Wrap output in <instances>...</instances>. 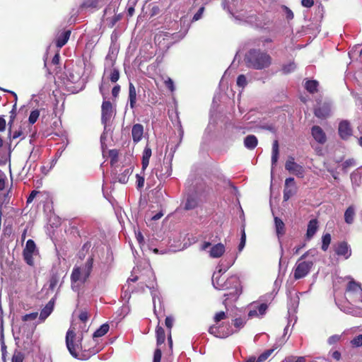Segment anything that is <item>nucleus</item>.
Returning a JSON list of instances; mask_svg holds the SVG:
<instances>
[{"label": "nucleus", "instance_id": "f257e3e1", "mask_svg": "<svg viewBox=\"0 0 362 362\" xmlns=\"http://www.w3.org/2000/svg\"><path fill=\"white\" fill-rule=\"evenodd\" d=\"M272 56L260 48L250 49L244 57L247 67L255 70L269 68L272 64Z\"/></svg>", "mask_w": 362, "mask_h": 362}, {"label": "nucleus", "instance_id": "f03ea898", "mask_svg": "<svg viewBox=\"0 0 362 362\" xmlns=\"http://www.w3.org/2000/svg\"><path fill=\"white\" fill-rule=\"evenodd\" d=\"M309 252L310 251H307L305 252L296 262L293 269V278L295 280L305 277L313 268L314 265L313 261L303 260L308 256Z\"/></svg>", "mask_w": 362, "mask_h": 362}, {"label": "nucleus", "instance_id": "7ed1b4c3", "mask_svg": "<svg viewBox=\"0 0 362 362\" xmlns=\"http://www.w3.org/2000/svg\"><path fill=\"white\" fill-rule=\"evenodd\" d=\"M152 174L156 175L159 180H164L168 178L172 173V168L170 162L159 160L155 164L151 171Z\"/></svg>", "mask_w": 362, "mask_h": 362}, {"label": "nucleus", "instance_id": "20e7f679", "mask_svg": "<svg viewBox=\"0 0 362 362\" xmlns=\"http://www.w3.org/2000/svg\"><path fill=\"white\" fill-rule=\"evenodd\" d=\"M35 252H37L35 243L32 239L28 240L23 250V256L25 262L30 266L34 264L33 255Z\"/></svg>", "mask_w": 362, "mask_h": 362}, {"label": "nucleus", "instance_id": "39448f33", "mask_svg": "<svg viewBox=\"0 0 362 362\" xmlns=\"http://www.w3.org/2000/svg\"><path fill=\"white\" fill-rule=\"evenodd\" d=\"M113 115V107L110 101L104 100L101 105V122L105 126L110 121Z\"/></svg>", "mask_w": 362, "mask_h": 362}, {"label": "nucleus", "instance_id": "423d86ee", "mask_svg": "<svg viewBox=\"0 0 362 362\" xmlns=\"http://www.w3.org/2000/svg\"><path fill=\"white\" fill-rule=\"evenodd\" d=\"M285 168L289 173H291L298 177H303L304 176V169L299 164L296 163L294 160V158L292 156H289L288 160L285 163Z\"/></svg>", "mask_w": 362, "mask_h": 362}, {"label": "nucleus", "instance_id": "0eeeda50", "mask_svg": "<svg viewBox=\"0 0 362 362\" xmlns=\"http://www.w3.org/2000/svg\"><path fill=\"white\" fill-rule=\"evenodd\" d=\"M76 337V333L73 329H69L66 334V344L70 354L78 358V345L74 344Z\"/></svg>", "mask_w": 362, "mask_h": 362}, {"label": "nucleus", "instance_id": "6e6552de", "mask_svg": "<svg viewBox=\"0 0 362 362\" xmlns=\"http://www.w3.org/2000/svg\"><path fill=\"white\" fill-rule=\"evenodd\" d=\"M226 330H224V326L220 325L218 327L212 325L209 328V332L217 337L226 338L233 333L229 324L226 325Z\"/></svg>", "mask_w": 362, "mask_h": 362}, {"label": "nucleus", "instance_id": "1a4fd4ad", "mask_svg": "<svg viewBox=\"0 0 362 362\" xmlns=\"http://www.w3.org/2000/svg\"><path fill=\"white\" fill-rule=\"evenodd\" d=\"M297 192V187L293 177L286 178L284 189V200H288Z\"/></svg>", "mask_w": 362, "mask_h": 362}, {"label": "nucleus", "instance_id": "9d476101", "mask_svg": "<svg viewBox=\"0 0 362 362\" xmlns=\"http://www.w3.org/2000/svg\"><path fill=\"white\" fill-rule=\"evenodd\" d=\"M338 132L342 139H348L352 135V129L349 122L347 120L341 121L339 124Z\"/></svg>", "mask_w": 362, "mask_h": 362}, {"label": "nucleus", "instance_id": "9b49d317", "mask_svg": "<svg viewBox=\"0 0 362 362\" xmlns=\"http://www.w3.org/2000/svg\"><path fill=\"white\" fill-rule=\"evenodd\" d=\"M311 134L314 139L319 144H323L327 141V136L323 129L317 125L311 128Z\"/></svg>", "mask_w": 362, "mask_h": 362}, {"label": "nucleus", "instance_id": "f8f14e48", "mask_svg": "<svg viewBox=\"0 0 362 362\" xmlns=\"http://www.w3.org/2000/svg\"><path fill=\"white\" fill-rule=\"evenodd\" d=\"M90 344H93V346H90L88 344H81V349L82 351V358L87 359L91 356L96 354L98 352V349L95 347V341L93 339L90 340Z\"/></svg>", "mask_w": 362, "mask_h": 362}, {"label": "nucleus", "instance_id": "ddd939ff", "mask_svg": "<svg viewBox=\"0 0 362 362\" xmlns=\"http://www.w3.org/2000/svg\"><path fill=\"white\" fill-rule=\"evenodd\" d=\"M335 252L339 256H344L346 259L351 255V249L346 242L342 241L337 244L335 248Z\"/></svg>", "mask_w": 362, "mask_h": 362}, {"label": "nucleus", "instance_id": "4468645a", "mask_svg": "<svg viewBox=\"0 0 362 362\" xmlns=\"http://www.w3.org/2000/svg\"><path fill=\"white\" fill-rule=\"evenodd\" d=\"M330 112L329 105L324 103L315 109L314 114L320 119H325L329 116Z\"/></svg>", "mask_w": 362, "mask_h": 362}, {"label": "nucleus", "instance_id": "2eb2a0df", "mask_svg": "<svg viewBox=\"0 0 362 362\" xmlns=\"http://www.w3.org/2000/svg\"><path fill=\"white\" fill-rule=\"evenodd\" d=\"M71 30H63L61 33H59L56 37V46L58 47V48H62L63 46H64L69 37H70V35H71Z\"/></svg>", "mask_w": 362, "mask_h": 362}, {"label": "nucleus", "instance_id": "dca6fc26", "mask_svg": "<svg viewBox=\"0 0 362 362\" xmlns=\"http://www.w3.org/2000/svg\"><path fill=\"white\" fill-rule=\"evenodd\" d=\"M144 134V127L141 124H135L132 129V139L134 143L140 141Z\"/></svg>", "mask_w": 362, "mask_h": 362}, {"label": "nucleus", "instance_id": "f3484780", "mask_svg": "<svg viewBox=\"0 0 362 362\" xmlns=\"http://www.w3.org/2000/svg\"><path fill=\"white\" fill-rule=\"evenodd\" d=\"M136 95L137 93L134 85L132 82H129L128 101L132 110H134L136 107Z\"/></svg>", "mask_w": 362, "mask_h": 362}, {"label": "nucleus", "instance_id": "a211bd4d", "mask_svg": "<svg viewBox=\"0 0 362 362\" xmlns=\"http://www.w3.org/2000/svg\"><path fill=\"white\" fill-rule=\"evenodd\" d=\"M93 257H90L86 260L85 265L82 269L83 272V283H85L87 279L89 278L90 273L93 269Z\"/></svg>", "mask_w": 362, "mask_h": 362}, {"label": "nucleus", "instance_id": "6ab92c4d", "mask_svg": "<svg viewBox=\"0 0 362 362\" xmlns=\"http://www.w3.org/2000/svg\"><path fill=\"white\" fill-rule=\"evenodd\" d=\"M346 291L347 293L360 296L362 293L361 284L356 282L354 279L351 280L347 284Z\"/></svg>", "mask_w": 362, "mask_h": 362}, {"label": "nucleus", "instance_id": "aec40b11", "mask_svg": "<svg viewBox=\"0 0 362 362\" xmlns=\"http://www.w3.org/2000/svg\"><path fill=\"white\" fill-rule=\"evenodd\" d=\"M54 305V299L52 298L45 305L44 308L42 309L40 318L42 320H45L53 311Z\"/></svg>", "mask_w": 362, "mask_h": 362}, {"label": "nucleus", "instance_id": "412c9836", "mask_svg": "<svg viewBox=\"0 0 362 362\" xmlns=\"http://www.w3.org/2000/svg\"><path fill=\"white\" fill-rule=\"evenodd\" d=\"M151 154H152L151 148L148 145H146L143 151L142 160H141V165H142L141 169L143 171H144L147 168V167L149 164V160L151 156Z\"/></svg>", "mask_w": 362, "mask_h": 362}, {"label": "nucleus", "instance_id": "4be33fe9", "mask_svg": "<svg viewBox=\"0 0 362 362\" xmlns=\"http://www.w3.org/2000/svg\"><path fill=\"white\" fill-rule=\"evenodd\" d=\"M225 252V246L222 243L214 245L210 250V256L213 258H218Z\"/></svg>", "mask_w": 362, "mask_h": 362}, {"label": "nucleus", "instance_id": "5701e85b", "mask_svg": "<svg viewBox=\"0 0 362 362\" xmlns=\"http://www.w3.org/2000/svg\"><path fill=\"white\" fill-rule=\"evenodd\" d=\"M318 228V222L317 219H312L308 222V228L306 232V237L308 239L312 238L315 234Z\"/></svg>", "mask_w": 362, "mask_h": 362}, {"label": "nucleus", "instance_id": "b1692460", "mask_svg": "<svg viewBox=\"0 0 362 362\" xmlns=\"http://www.w3.org/2000/svg\"><path fill=\"white\" fill-rule=\"evenodd\" d=\"M156 344L160 346L165 341V333L164 329L158 324L156 328Z\"/></svg>", "mask_w": 362, "mask_h": 362}, {"label": "nucleus", "instance_id": "393cba45", "mask_svg": "<svg viewBox=\"0 0 362 362\" xmlns=\"http://www.w3.org/2000/svg\"><path fill=\"white\" fill-rule=\"evenodd\" d=\"M257 144L258 139L255 135H248L244 139V146L247 149L252 150L256 148Z\"/></svg>", "mask_w": 362, "mask_h": 362}, {"label": "nucleus", "instance_id": "a878e982", "mask_svg": "<svg viewBox=\"0 0 362 362\" xmlns=\"http://www.w3.org/2000/svg\"><path fill=\"white\" fill-rule=\"evenodd\" d=\"M274 223L277 236L280 238L283 236L286 233L285 224L283 222V221L279 217L274 218Z\"/></svg>", "mask_w": 362, "mask_h": 362}, {"label": "nucleus", "instance_id": "bb28decb", "mask_svg": "<svg viewBox=\"0 0 362 362\" xmlns=\"http://www.w3.org/2000/svg\"><path fill=\"white\" fill-rule=\"evenodd\" d=\"M71 281L72 284L79 281H81L83 283V272L81 271V267H77L73 269L71 275Z\"/></svg>", "mask_w": 362, "mask_h": 362}, {"label": "nucleus", "instance_id": "cd10ccee", "mask_svg": "<svg viewBox=\"0 0 362 362\" xmlns=\"http://www.w3.org/2000/svg\"><path fill=\"white\" fill-rule=\"evenodd\" d=\"M319 83L316 80H308L305 83V88L310 93L314 94L318 91Z\"/></svg>", "mask_w": 362, "mask_h": 362}, {"label": "nucleus", "instance_id": "c85d7f7f", "mask_svg": "<svg viewBox=\"0 0 362 362\" xmlns=\"http://www.w3.org/2000/svg\"><path fill=\"white\" fill-rule=\"evenodd\" d=\"M279 141L277 140H274L272 144V165H276L279 159Z\"/></svg>", "mask_w": 362, "mask_h": 362}, {"label": "nucleus", "instance_id": "c756f323", "mask_svg": "<svg viewBox=\"0 0 362 362\" xmlns=\"http://www.w3.org/2000/svg\"><path fill=\"white\" fill-rule=\"evenodd\" d=\"M133 170L132 168H126L122 173H119L117 177L120 183L125 184L128 182L129 177L132 175Z\"/></svg>", "mask_w": 362, "mask_h": 362}, {"label": "nucleus", "instance_id": "7c9ffc66", "mask_svg": "<svg viewBox=\"0 0 362 362\" xmlns=\"http://www.w3.org/2000/svg\"><path fill=\"white\" fill-rule=\"evenodd\" d=\"M355 216V209L353 206H349L344 212V221L348 224L354 222Z\"/></svg>", "mask_w": 362, "mask_h": 362}, {"label": "nucleus", "instance_id": "2f4dec72", "mask_svg": "<svg viewBox=\"0 0 362 362\" xmlns=\"http://www.w3.org/2000/svg\"><path fill=\"white\" fill-rule=\"evenodd\" d=\"M110 326L108 324L105 323L102 325L93 334V338L101 337L107 333Z\"/></svg>", "mask_w": 362, "mask_h": 362}, {"label": "nucleus", "instance_id": "473e14b6", "mask_svg": "<svg viewBox=\"0 0 362 362\" xmlns=\"http://www.w3.org/2000/svg\"><path fill=\"white\" fill-rule=\"evenodd\" d=\"M331 235L329 233H326V234H324L322 237V246H321V249L323 250V251H327L329 246V244L331 243Z\"/></svg>", "mask_w": 362, "mask_h": 362}, {"label": "nucleus", "instance_id": "72a5a7b5", "mask_svg": "<svg viewBox=\"0 0 362 362\" xmlns=\"http://www.w3.org/2000/svg\"><path fill=\"white\" fill-rule=\"evenodd\" d=\"M356 160L354 158H349L346 160L342 164H341V169L344 173H347L348 170L350 168L354 167L356 165Z\"/></svg>", "mask_w": 362, "mask_h": 362}, {"label": "nucleus", "instance_id": "f704fd0d", "mask_svg": "<svg viewBox=\"0 0 362 362\" xmlns=\"http://www.w3.org/2000/svg\"><path fill=\"white\" fill-rule=\"evenodd\" d=\"M59 279V277L57 273H53L51 275L49 281V288L50 290L53 291L56 288L57 285L58 284Z\"/></svg>", "mask_w": 362, "mask_h": 362}, {"label": "nucleus", "instance_id": "c9c22d12", "mask_svg": "<svg viewBox=\"0 0 362 362\" xmlns=\"http://www.w3.org/2000/svg\"><path fill=\"white\" fill-rule=\"evenodd\" d=\"M197 206V200L194 198L190 197L187 199L184 208L185 210H191V209H194V208H196Z\"/></svg>", "mask_w": 362, "mask_h": 362}, {"label": "nucleus", "instance_id": "e433bc0d", "mask_svg": "<svg viewBox=\"0 0 362 362\" xmlns=\"http://www.w3.org/2000/svg\"><path fill=\"white\" fill-rule=\"evenodd\" d=\"M24 359V354L21 351L15 350L12 356L11 362H23Z\"/></svg>", "mask_w": 362, "mask_h": 362}, {"label": "nucleus", "instance_id": "4c0bfd02", "mask_svg": "<svg viewBox=\"0 0 362 362\" xmlns=\"http://www.w3.org/2000/svg\"><path fill=\"white\" fill-rule=\"evenodd\" d=\"M296 68V64L293 62H292L287 64H284L282 66L281 71L284 74H290V73L294 71Z\"/></svg>", "mask_w": 362, "mask_h": 362}, {"label": "nucleus", "instance_id": "58836bf2", "mask_svg": "<svg viewBox=\"0 0 362 362\" xmlns=\"http://www.w3.org/2000/svg\"><path fill=\"white\" fill-rule=\"evenodd\" d=\"M119 153L117 149H111L109 151V157L110 159V165H114L118 161Z\"/></svg>", "mask_w": 362, "mask_h": 362}, {"label": "nucleus", "instance_id": "ea45409f", "mask_svg": "<svg viewBox=\"0 0 362 362\" xmlns=\"http://www.w3.org/2000/svg\"><path fill=\"white\" fill-rule=\"evenodd\" d=\"M39 116H40V110H33L30 112L29 118H28L29 124L31 125L35 124L37 122V119L39 118Z\"/></svg>", "mask_w": 362, "mask_h": 362}, {"label": "nucleus", "instance_id": "a19ab883", "mask_svg": "<svg viewBox=\"0 0 362 362\" xmlns=\"http://www.w3.org/2000/svg\"><path fill=\"white\" fill-rule=\"evenodd\" d=\"M274 349H267L257 358V362H264L273 353Z\"/></svg>", "mask_w": 362, "mask_h": 362}, {"label": "nucleus", "instance_id": "79ce46f5", "mask_svg": "<svg viewBox=\"0 0 362 362\" xmlns=\"http://www.w3.org/2000/svg\"><path fill=\"white\" fill-rule=\"evenodd\" d=\"M274 349H267L257 358V362H264L273 353Z\"/></svg>", "mask_w": 362, "mask_h": 362}, {"label": "nucleus", "instance_id": "37998d69", "mask_svg": "<svg viewBox=\"0 0 362 362\" xmlns=\"http://www.w3.org/2000/svg\"><path fill=\"white\" fill-rule=\"evenodd\" d=\"M98 4V0H86L83 1L81 6L83 8H95Z\"/></svg>", "mask_w": 362, "mask_h": 362}, {"label": "nucleus", "instance_id": "c03bdc74", "mask_svg": "<svg viewBox=\"0 0 362 362\" xmlns=\"http://www.w3.org/2000/svg\"><path fill=\"white\" fill-rule=\"evenodd\" d=\"M245 241H246V234H245V228L243 226V229L241 230L240 242L239 245H238V250L240 252L242 251V250L244 248V247L245 245Z\"/></svg>", "mask_w": 362, "mask_h": 362}, {"label": "nucleus", "instance_id": "a18cd8bd", "mask_svg": "<svg viewBox=\"0 0 362 362\" xmlns=\"http://www.w3.org/2000/svg\"><path fill=\"white\" fill-rule=\"evenodd\" d=\"M119 78V72L117 69H113L110 75V80L112 83H116Z\"/></svg>", "mask_w": 362, "mask_h": 362}, {"label": "nucleus", "instance_id": "49530a36", "mask_svg": "<svg viewBox=\"0 0 362 362\" xmlns=\"http://www.w3.org/2000/svg\"><path fill=\"white\" fill-rule=\"evenodd\" d=\"M246 323V320L241 318V317H238V318H235L234 320H233V325L234 326L240 329L241 328H243L244 327V325H245Z\"/></svg>", "mask_w": 362, "mask_h": 362}, {"label": "nucleus", "instance_id": "de8ad7c7", "mask_svg": "<svg viewBox=\"0 0 362 362\" xmlns=\"http://www.w3.org/2000/svg\"><path fill=\"white\" fill-rule=\"evenodd\" d=\"M341 339V334H334L331 337H329L327 339V343L329 345H333L339 342Z\"/></svg>", "mask_w": 362, "mask_h": 362}, {"label": "nucleus", "instance_id": "09e8293b", "mask_svg": "<svg viewBox=\"0 0 362 362\" xmlns=\"http://www.w3.org/2000/svg\"><path fill=\"white\" fill-rule=\"evenodd\" d=\"M247 79L245 75L240 74L238 76L237 78V85L239 87L244 88L247 85Z\"/></svg>", "mask_w": 362, "mask_h": 362}, {"label": "nucleus", "instance_id": "8fccbe9b", "mask_svg": "<svg viewBox=\"0 0 362 362\" xmlns=\"http://www.w3.org/2000/svg\"><path fill=\"white\" fill-rule=\"evenodd\" d=\"M226 318H227V315L226 314V313L223 311H221V312L217 313L215 315V316L214 317V320L216 323H218L220 321L225 320Z\"/></svg>", "mask_w": 362, "mask_h": 362}, {"label": "nucleus", "instance_id": "3c124183", "mask_svg": "<svg viewBox=\"0 0 362 362\" xmlns=\"http://www.w3.org/2000/svg\"><path fill=\"white\" fill-rule=\"evenodd\" d=\"M351 344L353 346L358 347L362 346V334H359L358 336L354 337L351 341Z\"/></svg>", "mask_w": 362, "mask_h": 362}, {"label": "nucleus", "instance_id": "603ef678", "mask_svg": "<svg viewBox=\"0 0 362 362\" xmlns=\"http://www.w3.org/2000/svg\"><path fill=\"white\" fill-rule=\"evenodd\" d=\"M204 10H205L204 6H201L199 8L198 11L194 15V16H193V18L192 19V21L194 22V21H197L199 19H201L202 17V15L204 13Z\"/></svg>", "mask_w": 362, "mask_h": 362}, {"label": "nucleus", "instance_id": "864d4df0", "mask_svg": "<svg viewBox=\"0 0 362 362\" xmlns=\"http://www.w3.org/2000/svg\"><path fill=\"white\" fill-rule=\"evenodd\" d=\"M174 319L171 316H168L165 320V325L168 330V333L171 332L173 326Z\"/></svg>", "mask_w": 362, "mask_h": 362}, {"label": "nucleus", "instance_id": "5fc2aeb1", "mask_svg": "<svg viewBox=\"0 0 362 362\" xmlns=\"http://www.w3.org/2000/svg\"><path fill=\"white\" fill-rule=\"evenodd\" d=\"M37 315L38 313L37 312L31 313L23 315L22 320L24 322L34 320L37 318Z\"/></svg>", "mask_w": 362, "mask_h": 362}, {"label": "nucleus", "instance_id": "6e6d98bb", "mask_svg": "<svg viewBox=\"0 0 362 362\" xmlns=\"http://www.w3.org/2000/svg\"><path fill=\"white\" fill-rule=\"evenodd\" d=\"M161 356H162L161 349L157 348L154 351L153 362H160Z\"/></svg>", "mask_w": 362, "mask_h": 362}, {"label": "nucleus", "instance_id": "4d7b16f0", "mask_svg": "<svg viewBox=\"0 0 362 362\" xmlns=\"http://www.w3.org/2000/svg\"><path fill=\"white\" fill-rule=\"evenodd\" d=\"M89 317L90 315L86 310H81L78 315L79 320L83 322H86L89 319Z\"/></svg>", "mask_w": 362, "mask_h": 362}, {"label": "nucleus", "instance_id": "13d9d810", "mask_svg": "<svg viewBox=\"0 0 362 362\" xmlns=\"http://www.w3.org/2000/svg\"><path fill=\"white\" fill-rule=\"evenodd\" d=\"M267 305L266 303H262L259 305L257 306V313L260 315H263L265 314L267 310Z\"/></svg>", "mask_w": 362, "mask_h": 362}, {"label": "nucleus", "instance_id": "bf43d9fd", "mask_svg": "<svg viewBox=\"0 0 362 362\" xmlns=\"http://www.w3.org/2000/svg\"><path fill=\"white\" fill-rule=\"evenodd\" d=\"M174 34H170L168 32H162L159 34H157L155 37V40L156 41L157 40H159L160 38H163V40L165 39H168V37H170V36H173L174 35Z\"/></svg>", "mask_w": 362, "mask_h": 362}, {"label": "nucleus", "instance_id": "052dcab7", "mask_svg": "<svg viewBox=\"0 0 362 362\" xmlns=\"http://www.w3.org/2000/svg\"><path fill=\"white\" fill-rule=\"evenodd\" d=\"M282 8L285 11L286 17L288 20H291L293 18V17H294L293 13L289 8H288L286 6H283Z\"/></svg>", "mask_w": 362, "mask_h": 362}, {"label": "nucleus", "instance_id": "680f3d73", "mask_svg": "<svg viewBox=\"0 0 362 362\" xmlns=\"http://www.w3.org/2000/svg\"><path fill=\"white\" fill-rule=\"evenodd\" d=\"M165 85L171 92L174 91V83L170 78H168V79L165 81Z\"/></svg>", "mask_w": 362, "mask_h": 362}, {"label": "nucleus", "instance_id": "e2e57ef3", "mask_svg": "<svg viewBox=\"0 0 362 362\" xmlns=\"http://www.w3.org/2000/svg\"><path fill=\"white\" fill-rule=\"evenodd\" d=\"M16 105H13V110L10 112V120L8 122V125H9V130L11 131V124L14 121V119L16 117Z\"/></svg>", "mask_w": 362, "mask_h": 362}, {"label": "nucleus", "instance_id": "0e129e2a", "mask_svg": "<svg viewBox=\"0 0 362 362\" xmlns=\"http://www.w3.org/2000/svg\"><path fill=\"white\" fill-rule=\"evenodd\" d=\"M39 193H40V192H38V191H37V190H33V191L30 192V195L28 196V197L27 198V201H26L27 204H30V203L33 201V199H34V198L36 197V195H37V194H39Z\"/></svg>", "mask_w": 362, "mask_h": 362}, {"label": "nucleus", "instance_id": "69168bd1", "mask_svg": "<svg viewBox=\"0 0 362 362\" xmlns=\"http://www.w3.org/2000/svg\"><path fill=\"white\" fill-rule=\"evenodd\" d=\"M119 92H120V86L119 85L115 86L112 89V95L115 98L118 97Z\"/></svg>", "mask_w": 362, "mask_h": 362}, {"label": "nucleus", "instance_id": "338daca9", "mask_svg": "<svg viewBox=\"0 0 362 362\" xmlns=\"http://www.w3.org/2000/svg\"><path fill=\"white\" fill-rule=\"evenodd\" d=\"M301 4L306 8H310L314 5L313 0H301Z\"/></svg>", "mask_w": 362, "mask_h": 362}, {"label": "nucleus", "instance_id": "774afa93", "mask_svg": "<svg viewBox=\"0 0 362 362\" xmlns=\"http://www.w3.org/2000/svg\"><path fill=\"white\" fill-rule=\"evenodd\" d=\"M136 182H137V187L138 188H141L144 187V177L142 176H140L139 175H136Z\"/></svg>", "mask_w": 362, "mask_h": 362}]
</instances>
